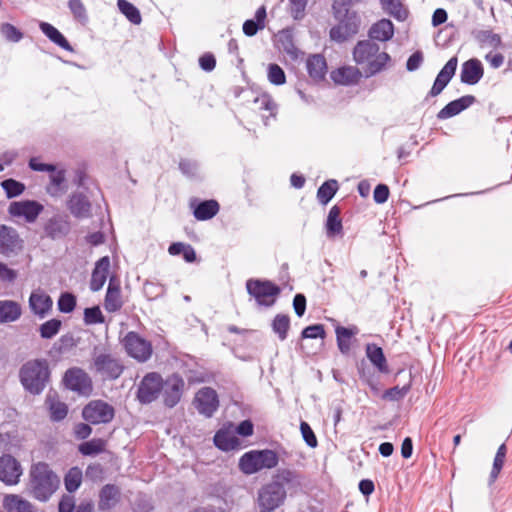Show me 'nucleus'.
Here are the masks:
<instances>
[{"mask_svg": "<svg viewBox=\"0 0 512 512\" xmlns=\"http://www.w3.org/2000/svg\"><path fill=\"white\" fill-rule=\"evenodd\" d=\"M366 356L370 362L382 373H388L387 360L381 347L376 344L366 345Z\"/></svg>", "mask_w": 512, "mask_h": 512, "instance_id": "obj_31", "label": "nucleus"}, {"mask_svg": "<svg viewBox=\"0 0 512 512\" xmlns=\"http://www.w3.org/2000/svg\"><path fill=\"white\" fill-rule=\"evenodd\" d=\"M1 187L6 192L8 198L21 195L25 190V185L14 179H7L1 182Z\"/></svg>", "mask_w": 512, "mask_h": 512, "instance_id": "obj_49", "label": "nucleus"}, {"mask_svg": "<svg viewBox=\"0 0 512 512\" xmlns=\"http://www.w3.org/2000/svg\"><path fill=\"white\" fill-rule=\"evenodd\" d=\"M61 324V321L58 319L46 321L40 327L41 337L45 339L54 337L59 332Z\"/></svg>", "mask_w": 512, "mask_h": 512, "instance_id": "obj_52", "label": "nucleus"}, {"mask_svg": "<svg viewBox=\"0 0 512 512\" xmlns=\"http://www.w3.org/2000/svg\"><path fill=\"white\" fill-rule=\"evenodd\" d=\"M76 298L70 293H64L58 300V308L63 313H70L74 310Z\"/></svg>", "mask_w": 512, "mask_h": 512, "instance_id": "obj_56", "label": "nucleus"}, {"mask_svg": "<svg viewBox=\"0 0 512 512\" xmlns=\"http://www.w3.org/2000/svg\"><path fill=\"white\" fill-rule=\"evenodd\" d=\"M300 430H301L302 437L305 440V442L307 443V445L312 448L317 447V444H318L317 438L307 422H304V421L301 422Z\"/></svg>", "mask_w": 512, "mask_h": 512, "instance_id": "obj_58", "label": "nucleus"}, {"mask_svg": "<svg viewBox=\"0 0 512 512\" xmlns=\"http://www.w3.org/2000/svg\"><path fill=\"white\" fill-rule=\"evenodd\" d=\"M114 415V408L103 400L90 401L82 411L83 418L91 424L109 423Z\"/></svg>", "mask_w": 512, "mask_h": 512, "instance_id": "obj_9", "label": "nucleus"}, {"mask_svg": "<svg viewBox=\"0 0 512 512\" xmlns=\"http://www.w3.org/2000/svg\"><path fill=\"white\" fill-rule=\"evenodd\" d=\"M65 175L63 170H56L54 166V171H50V184L47 187V191L52 196H60L65 191Z\"/></svg>", "mask_w": 512, "mask_h": 512, "instance_id": "obj_36", "label": "nucleus"}, {"mask_svg": "<svg viewBox=\"0 0 512 512\" xmlns=\"http://www.w3.org/2000/svg\"><path fill=\"white\" fill-rule=\"evenodd\" d=\"M409 389L410 386H395L393 388L387 389L383 394V398L390 401H399L406 396Z\"/></svg>", "mask_w": 512, "mask_h": 512, "instance_id": "obj_57", "label": "nucleus"}, {"mask_svg": "<svg viewBox=\"0 0 512 512\" xmlns=\"http://www.w3.org/2000/svg\"><path fill=\"white\" fill-rule=\"evenodd\" d=\"M68 208L75 217L86 218L90 215L91 204L83 194L74 193L68 201Z\"/></svg>", "mask_w": 512, "mask_h": 512, "instance_id": "obj_27", "label": "nucleus"}, {"mask_svg": "<svg viewBox=\"0 0 512 512\" xmlns=\"http://www.w3.org/2000/svg\"><path fill=\"white\" fill-rule=\"evenodd\" d=\"M43 210V205L34 200L13 201L8 207L12 217L24 219L27 223L35 222Z\"/></svg>", "mask_w": 512, "mask_h": 512, "instance_id": "obj_10", "label": "nucleus"}, {"mask_svg": "<svg viewBox=\"0 0 512 512\" xmlns=\"http://www.w3.org/2000/svg\"><path fill=\"white\" fill-rule=\"evenodd\" d=\"M219 204L214 200L201 202L194 209V216L198 220H208L217 214Z\"/></svg>", "mask_w": 512, "mask_h": 512, "instance_id": "obj_37", "label": "nucleus"}, {"mask_svg": "<svg viewBox=\"0 0 512 512\" xmlns=\"http://www.w3.org/2000/svg\"><path fill=\"white\" fill-rule=\"evenodd\" d=\"M68 7L74 18L82 24L88 20L86 8L81 0H69Z\"/></svg>", "mask_w": 512, "mask_h": 512, "instance_id": "obj_51", "label": "nucleus"}, {"mask_svg": "<svg viewBox=\"0 0 512 512\" xmlns=\"http://www.w3.org/2000/svg\"><path fill=\"white\" fill-rule=\"evenodd\" d=\"M184 381L178 375H172L163 381V400L166 406L174 407L181 399Z\"/></svg>", "mask_w": 512, "mask_h": 512, "instance_id": "obj_16", "label": "nucleus"}, {"mask_svg": "<svg viewBox=\"0 0 512 512\" xmlns=\"http://www.w3.org/2000/svg\"><path fill=\"white\" fill-rule=\"evenodd\" d=\"M476 102V98L473 95H465L456 100L449 102L443 107L437 114L438 119H448L458 115L465 109L469 108Z\"/></svg>", "mask_w": 512, "mask_h": 512, "instance_id": "obj_19", "label": "nucleus"}, {"mask_svg": "<svg viewBox=\"0 0 512 512\" xmlns=\"http://www.w3.org/2000/svg\"><path fill=\"white\" fill-rule=\"evenodd\" d=\"M215 445L223 450L230 451L240 446V441L236 436L234 426L232 424L220 429L214 436Z\"/></svg>", "mask_w": 512, "mask_h": 512, "instance_id": "obj_21", "label": "nucleus"}, {"mask_svg": "<svg viewBox=\"0 0 512 512\" xmlns=\"http://www.w3.org/2000/svg\"><path fill=\"white\" fill-rule=\"evenodd\" d=\"M504 462H505V457L499 456L497 454L495 455L492 470L489 475V480H488L489 485H492L498 478V476L501 472V469L504 465Z\"/></svg>", "mask_w": 512, "mask_h": 512, "instance_id": "obj_60", "label": "nucleus"}, {"mask_svg": "<svg viewBox=\"0 0 512 512\" xmlns=\"http://www.w3.org/2000/svg\"><path fill=\"white\" fill-rule=\"evenodd\" d=\"M484 69L480 60L476 58L469 59L462 64L460 79L461 82L468 85L477 84L483 77Z\"/></svg>", "mask_w": 512, "mask_h": 512, "instance_id": "obj_18", "label": "nucleus"}, {"mask_svg": "<svg viewBox=\"0 0 512 512\" xmlns=\"http://www.w3.org/2000/svg\"><path fill=\"white\" fill-rule=\"evenodd\" d=\"M334 17L338 24L330 29V39L337 43H343L354 37L360 29L361 18L356 11L343 5H333Z\"/></svg>", "mask_w": 512, "mask_h": 512, "instance_id": "obj_5", "label": "nucleus"}, {"mask_svg": "<svg viewBox=\"0 0 512 512\" xmlns=\"http://www.w3.org/2000/svg\"><path fill=\"white\" fill-rule=\"evenodd\" d=\"M289 479L290 473H283L260 487L256 498L260 512H272L284 503L287 496L285 484Z\"/></svg>", "mask_w": 512, "mask_h": 512, "instance_id": "obj_3", "label": "nucleus"}, {"mask_svg": "<svg viewBox=\"0 0 512 512\" xmlns=\"http://www.w3.org/2000/svg\"><path fill=\"white\" fill-rule=\"evenodd\" d=\"M370 40L388 41L394 35L393 23L388 19H382L369 29Z\"/></svg>", "mask_w": 512, "mask_h": 512, "instance_id": "obj_28", "label": "nucleus"}, {"mask_svg": "<svg viewBox=\"0 0 512 512\" xmlns=\"http://www.w3.org/2000/svg\"><path fill=\"white\" fill-rule=\"evenodd\" d=\"M0 34L5 40L13 43H17L23 38V33L10 23L0 25Z\"/></svg>", "mask_w": 512, "mask_h": 512, "instance_id": "obj_48", "label": "nucleus"}, {"mask_svg": "<svg viewBox=\"0 0 512 512\" xmlns=\"http://www.w3.org/2000/svg\"><path fill=\"white\" fill-rule=\"evenodd\" d=\"M4 507L8 512H35L29 501L14 494L5 496Z\"/></svg>", "mask_w": 512, "mask_h": 512, "instance_id": "obj_35", "label": "nucleus"}, {"mask_svg": "<svg viewBox=\"0 0 512 512\" xmlns=\"http://www.w3.org/2000/svg\"><path fill=\"white\" fill-rule=\"evenodd\" d=\"M106 441L100 438H95L86 441L79 445V451L86 456L97 455L105 450Z\"/></svg>", "mask_w": 512, "mask_h": 512, "instance_id": "obj_39", "label": "nucleus"}, {"mask_svg": "<svg viewBox=\"0 0 512 512\" xmlns=\"http://www.w3.org/2000/svg\"><path fill=\"white\" fill-rule=\"evenodd\" d=\"M246 288L258 305L266 307L272 306L280 293L279 287L270 281L250 279L246 283Z\"/></svg>", "mask_w": 512, "mask_h": 512, "instance_id": "obj_7", "label": "nucleus"}, {"mask_svg": "<svg viewBox=\"0 0 512 512\" xmlns=\"http://www.w3.org/2000/svg\"><path fill=\"white\" fill-rule=\"evenodd\" d=\"M119 10L133 23L140 24L141 16L139 10L126 0H118Z\"/></svg>", "mask_w": 512, "mask_h": 512, "instance_id": "obj_44", "label": "nucleus"}, {"mask_svg": "<svg viewBox=\"0 0 512 512\" xmlns=\"http://www.w3.org/2000/svg\"><path fill=\"white\" fill-rule=\"evenodd\" d=\"M83 478L82 470L79 467L70 468L64 476V485L69 493L75 492L81 485Z\"/></svg>", "mask_w": 512, "mask_h": 512, "instance_id": "obj_38", "label": "nucleus"}, {"mask_svg": "<svg viewBox=\"0 0 512 512\" xmlns=\"http://www.w3.org/2000/svg\"><path fill=\"white\" fill-rule=\"evenodd\" d=\"M341 210L337 205H334L327 216L326 220V234L330 238L343 236V225L340 217Z\"/></svg>", "mask_w": 512, "mask_h": 512, "instance_id": "obj_26", "label": "nucleus"}, {"mask_svg": "<svg viewBox=\"0 0 512 512\" xmlns=\"http://www.w3.org/2000/svg\"><path fill=\"white\" fill-rule=\"evenodd\" d=\"M50 371L46 360H30L22 365L19 378L26 391L33 395L40 394L49 381Z\"/></svg>", "mask_w": 512, "mask_h": 512, "instance_id": "obj_4", "label": "nucleus"}, {"mask_svg": "<svg viewBox=\"0 0 512 512\" xmlns=\"http://www.w3.org/2000/svg\"><path fill=\"white\" fill-rule=\"evenodd\" d=\"M127 354L138 362H146L152 355V345L136 332H129L122 340Z\"/></svg>", "mask_w": 512, "mask_h": 512, "instance_id": "obj_8", "label": "nucleus"}, {"mask_svg": "<svg viewBox=\"0 0 512 512\" xmlns=\"http://www.w3.org/2000/svg\"><path fill=\"white\" fill-rule=\"evenodd\" d=\"M84 321L88 325L104 322V316L98 306L86 308L84 311Z\"/></svg>", "mask_w": 512, "mask_h": 512, "instance_id": "obj_55", "label": "nucleus"}, {"mask_svg": "<svg viewBox=\"0 0 512 512\" xmlns=\"http://www.w3.org/2000/svg\"><path fill=\"white\" fill-rule=\"evenodd\" d=\"M110 269V259L104 256L99 259L92 271L90 280V289L94 292L99 291L104 286Z\"/></svg>", "mask_w": 512, "mask_h": 512, "instance_id": "obj_23", "label": "nucleus"}, {"mask_svg": "<svg viewBox=\"0 0 512 512\" xmlns=\"http://www.w3.org/2000/svg\"><path fill=\"white\" fill-rule=\"evenodd\" d=\"M361 76L359 69L353 66L341 67L331 72V79L341 85L355 84Z\"/></svg>", "mask_w": 512, "mask_h": 512, "instance_id": "obj_25", "label": "nucleus"}, {"mask_svg": "<svg viewBox=\"0 0 512 512\" xmlns=\"http://www.w3.org/2000/svg\"><path fill=\"white\" fill-rule=\"evenodd\" d=\"M60 478L49 464L39 461L30 466L27 490L35 499L45 502L57 491Z\"/></svg>", "mask_w": 512, "mask_h": 512, "instance_id": "obj_1", "label": "nucleus"}, {"mask_svg": "<svg viewBox=\"0 0 512 512\" xmlns=\"http://www.w3.org/2000/svg\"><path fill=\"white\" fill-rule=\"evenodd\" d=\"M355 333L356 331L346 327L339 326L336 328L337 343L342 353L349 352L351 346V338Z\"/></svg>", "mask_w": 512, "mask_h": 512, "instance_id": "obj_40", "label": "nucleus"}, {"mask_svg": "<svg viewBox=\"0 0 512 512\" xmlns=\"http://www.w3.org/2000/svg\"><path fill=\"white\" fill-rule=\"evenodd\" d=\"M119 500V490L113 485L104 486L99 495L98 507L102 511L113 508Z\"/></svg>", "mask_w": 512, "mask_h": 512, "instance_id": "obj_30", "label": "nucleus"}, {"mask_svg": "<svg viewBox=\"0 0 512 512\" xmlns=\"http://www.w3.org/2000/svg\"><path fill=\"white\" fill-rule=\"evenodd\" d=\"M162 388V377L155 372L148 373L139 384L138 399L142 403H151L159 396Z\"/></svg>", "mask_w": 512, "mask_h": 512, "instance_id": "obj_11", "label": "nucleus"}, {"mask_svg": "<svg viewBox=\"0 0 512 512\" xmlns=\"http://www.w3.org/2000/svg\"><path fill=\"white\" fill-rule=\"evenodd\" d=\"M94 370L104 379H116L123 372L120 361L110 354H98L93 361Z\"/></svg>", "mask_w": 512, "mask_h": 512, "instance_id": "obj_13", "label": "nucleus"}, {"mask_svg": "<svg viewBox=\"0 0 512 512\" xmlns=\"http://www.w3.org/2000/svg\"><path fill=\"white\" fill-rule=\"evenodd\" d=\"M39 27L41 31L56 45L60 46L61 48L72 51V47L70 46L69 42L66 40V38L62 35V33L56 29L53 25L47 22H40Z\"/></svg>", "mask_w": 512, "mask_h": 512, "instance_id": "obj_34", "label": "nucleus"}, {"mask_svg": "<svg viewBox=\"0 0 512 512\" xmlns=\"http://www.w3.org/2000/svg\"><path fill=\"white\" fill-rule=\"evenodd\" d=\"M85 475L92 481L101 480L103 475V468L100 464H91L87 467Z\"/></svg>", "mask_w": 512, "mask_h": 512, "instance_id": "obj_63", "label": "nucleus"}, {"mask_svg": "<svg viewBox=\"0 0 512 512\" xmlns=\"http://www.w3.org/2000/svg\"><path fill=\"white\" fill-rule=\"evenodd\" d=\"M277 464V454L272 450L264 449L244 453L239 459L238 467L243 474L252 475L263 469L274 468Z\"/></svg>", "mask_w": 512, "mask_h": 512, "instance_id": "obj_6", "label": "nucleus"}, {"mask_svg": "<svg viewBox=\"0 0 512 512\" xmlns=\"http://www.w3.org/2000/svg\"><path fill=\"white\" fill-rule=\"evenodd\" d=\"M47 403L49 404L50 414L53 420L60 421L66 417L68 409L65 403L58 401L52 396H48Z\"/></svg>", "mask_w": 512, "mask_h": 512, "instance_id": "obj_43", "label": "nucleus"}, {"mask_svg": "<svg viewBox=\"0 0 512 512\" xmlns=\"http://www.w3.org/2000/svg\"><path fill=\"white\" fill-rule=\"evenodd\" d=\"M123 306L120 283L115 277H111L104 300V308L108 312H116Z\"/></svg>", "mask_w": 512, "mask_h": 512, "instance_id": "obj_22", "label": "nucleus"}, {"mask_svg": "<svg viewBox=\"0 0 512 512\" xmlns=\"http://www.w3.org/2000/svg\"><path fill=\"white\" fill-rule=\"evenodd\" d=\"M307 1L308 0H289L290 13L295 20H299L304 17Z\"/></svg>", "mask_w": 512, "mask_h": 512, "instance_id": "obj_59", "label": "nucleus"}, {"mask_svg": "<svg viewBox=\"0 0 512 512\" xmlns=\"http://www.w3.org/2000/svg\"><path fill=\"white\" fill-rule=\"evenodd\" d=\"M256 109L260 111H268L270 116H274L276 113V103L273 101L269 94H261L254 99Z\"/></svg>", "mask_w": 512, "mask_h": 512, "instance_id": "obj_45", "label": "nucleus"}, {"mask_svg": "<svg viewBox=\"0 0 512 512\" xmlns=\"http://www.w3.org/2000/svg\"><path fill=\"white\" fill-rule=\"evenodd\" d=\"M353 59L358 65H365L367 76H373L385 69L391 61L386 52H380V47L372 40L359 41L353 49Z\"/></svg>", "mask_w": 512, "mask_h": 512, "instance_id": "obj_2", "label": "nucleus"}, {"mask_svg": "<svg viewBox=\"0 0 512 512\" xmlns=\"http://www.w3.org/2000/svg\"><path fill=\"white\" fill-rule=\"evenodd\" d=\"M290 328V319L287 315L277 314L272 322V329L277 334L280 340L287 338V333Z\"/></svg>", "mask_w": 512, "mask_h": 512, "instance_id": "obj_41", "label": "nucleus"}, {"mask_svg": "<svg viewBox=\"0 0 512 512\" xmlns=\"http://www.w3.org/2000/svg\"><path fill=\"white\" fill-rule=\"evenodd\" d=\"M276 41L278 49L286 53L291 60L297 61L302 56L303 53L295 46L290 31H280L276 36Z\"/></svg>", "mask_w": 512, "mask_h": 512, "instance_id": "obj_24", "label": "nucleus"}, {"mask_svg": "<svg viewBox=\"0 0 512 512\" xmlns=\"http://www.w3.org/2000/svg\"><path fill=\"white\" fill-rule=\"evenodd\" d=\"M475 39L481 45H489L494 48H498L502 44L500 35L493 33L491 30L477 31L475 33Z\"/></svg>", "mask_w": 512, "mask_h": 512, "instance_id": "obj_42", "label": "nucleus"}, {"mask_svg": "<svg viewBox=\"0 0 512 512\" xmlns=\"http://www.w3.org/2000/svg\"><path fill=\"white\" fill-rule=\"evenodd\" d=\"M74 508V497L70 495H64L59 502V512H72Z\"/></svg>", "mask_w": 512, "mask_h": 512, "instance_id": "obj_64", "label": "nucleus"}, {"mask_svg": "<svg viewBox=\"0 0 512 512\" xmlns=\"http://www.w3.org/2000/svg\"><path fill=\"white\" fill-rule=\"evenodd\" d=\"M23 474L20 462L10 454L0 457V481L13 486L19 483Z\"/></svg>", "mask_w": 512, "mask_h": 512, "instance_id": "obj_15", "label": "nucleus"}, {"mask_svg": "<svg viewBox=\"0 0 512 512\" xmlns=\"http://www.w3.org/2000/svg\"><path fill=\"white\" fill-rule=\"evenodd\" d=\"M51 297L43 290L33 291L29 297V306L35 315L43 318L52 308Z\"/></svg>", "mask_w": 512, "mask_h": 512, "instance_id": "obj_20", "label": "nucleus"}, {"mask_svg": "<svg viewBox=\"0 0 512 512\" xmlns=\"http://www.w3.org/2000/svg\"><path fill=\"white\" fill-rule=\"evenodd\" d=\"M380 2L383 8L398 20L405 18L406 11L399 0H380Z\"/></svg>", "mask_w": 512, "mask_h": 512, "instance_id": "obj_50", "label": "nucleus"}, {"mask_svg": "<svg viewBox=\"0 0 512 512\" xmlns=\"http://www.w3.org/2000/svg\"><path fill=\"white\" fill-rule=\"evenodd\" d=\"M21 315L20 305L11 300L0 301V323L16 321Z\"/></svg>", "mask_w": 512, "mask_h": 512, "instance_id": "obj_32", "label": "nucleus"}, {"mask_svg": "<svg viewBox=\"0 0 512 512\" xmlns=\"http://www.w3.org/2000/svg\"><path fill=\"white\" fill-rule=\"evenodd\" d=\"M306 68L309 76L315 81H320V55L313 54L306 60Z\"/></svg>", "mask_w": 512, "mask_h": 512, "instance_id": "obj_53", "label": "nucleus"}, {"mask_svg": "<svg viewBox=\"0 0 512 512\" xmlns=\"http://www.w3.org/2000/svg\"><path fill=\"white\" fill-rule=\"evenodd\" d=\"M266 8L261 6L255 13V19L246 20L243 24V32L247 36H254L258 30L265 27Z\"/></svg>", "mask_w": 512, "mask_h": 512, "instance_id": "obj_33", "label": "nucleus"}, {"mask_svg": "<svg viewBox=\"0 0 512 512\" xmlns=\"http://www.w3.org/2000/svg\"><path fill=\"white\" fill-rule=\"evenodd\" d=\"M195 405L201 414L211 416L218 406L216 392L208 387L202 388L196 394Z\"/></svg>", "mask_w": 512, "mask_h": 512, "instance_id": "obj_17", "label": "nucleus"}, {"mask_svg": "<svg viewBox=\"0 0 512 512\" xmlns=\"http://www.w3.org/2000/svg\"><path fill=\"white\" fill-rule=\"evenodd\" d=\"M24 247V241L17 230L0 225V253L6 256L18 254Z\"/></svg>", "mask_w": 512, "mask_h": 512, "instance_id": "obj_12", "label": "nucleus"}, {"mask_svg": "<svg viewBox=\"0 0 512 512\" xmlns=\"http://www.w3.org/2000/svg\"><path fill=\"white\" fill-rule=\"evenodd\" d=\"M423 59L421 51L414 52L407 60L406 69L411 72L417 70L421 66Z\"/></svg>", "mask_w": 512, "mask_h": 512, "instance_id": "obj_62", "label": "nucleus"}, {"mask_svg": "<svg viewBox=\"0 0 512 512\" xmlns=\"http://www.w3.org/2000/svg\"><path fill=\"white\" fill-rule=\"evenodd\" d=\"M267 78L271 84L276 86L283 85L286 82L285 72L278 64L268 65Z\"/></svg>", "mask_w": 512, "mask_h": 512, "instance_id": "obj_46", "label": "nucleus"}, {"mask_svg": "<svg viewBox=\"0 0 512 512\" xmlns=\"http://www.w3.org/2000/svg\"><path fill=\"white\" fill-rule=\"evenodd\" d=\"M338 189L339 184L334 179L322 183V205H326L334 197Z\"/></svg>", "mask_w": 512, "mask_h": 512, "instance_id": "obj_54", "label": "nucleus"}, {"mask_svg": "<svg viewBox=\"0 0 512 512\" xmlns=\"http://www.w3.org/2000/svg\"><path fill=\"white\" fill-rule=\"evenodd\" d=\"M69 223L60 216L52 217L47 221L44 227L46 236L52 239H58L69 232Z\"/></svg>", "mask_w": 512, "mask_h": 512, "instance_id": "obj_29", "label": "nucleus"}, {"mask_svg": "<svg viewBox=\"0 0 512 512\" xmlns=\"http://www.w3.org/2000/svg\"><path fill=\"white\" fill-rule=\"evenodd\" d=\"M457 65V57L454 56L450 58L444 65V67L440 70L436 78L440 79L443 83H446V85H448L453 76L455 75Z\"/></svg>", "mask_w": 512, "mask_h": 512, "instance_id": "obj_47", "label": "nucleus"}, {"mask_svg": "<svg viewBox=\"0 0 512 512\" xmlns=\"http://www.w3.org/2000/svg\"><path fill=\"white\" fill-rule=\"evenodd\" d=\"M389 194L390 192L388 186L385 184H379L374 189V201L378 204H383L388 200Z\"/></svg>", "mask_w": 512, "mask_h": 512, "instance_id": "obj_61", "label": "nucleus"}, {"mask_svg": "<svg viewBox=\"0 0 512 512\" xmlns=\"http://www.w3.org/2000/svg\"><path fill=\"white\" fill-rule=\"evenodd\" d=\"M67 388L81 395L88 396L92 392V381L88 374L77 367L69 369L64 376Z\"/></svg>", "mask_w": 512, "mask_h": 512, "instance_id": "obj_14", "label": "nucleus"}]
</instances>
